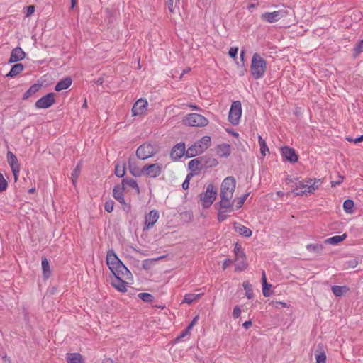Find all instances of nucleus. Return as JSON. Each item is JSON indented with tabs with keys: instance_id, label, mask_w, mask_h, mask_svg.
Returning <instances> with one entry per match:
<instances>
[{
	"instance_id": "obj_1",
	"label": "nucleus",
	"mask_w": 363,
	"mask_h": 363,
	"mask_svg": "<svg viewBox=\"0 0 363 363\" xmlns=\"http://www.w3.org/2000/svg\"><path fill=\"white\" fill-rule=\"evenodd\" d=\"M235 186L236 181L233 177L225 178L220 186V199L217 205L221 206L226 210H230L231 205H233V197Z\"/></svg>"
},
{
	"instance_id": "obj_2",
	"label": "nucleus",
	"mask_w": 363,
	"mask_h": 363,
	"mask_svg": "<svg viewBox=\"0 0 363 363\" xmlns=\"http://www.w3.org/2000/svg\"><path fill=\"white\" fill-rule=\"evenodd\" d=\"M323 184V179L307 178L296 183L293 191L297 196H308L314 194Z\"/></svg>"
},
{
	"instance_id": "obj_3",
	"label": "nucleus",
	"mask_w": 363,
	"mask_h": 363,
	"mask_svg": "<svg viewBox=\"0 0 363 363\" xmlns=\"http://www.w3.org/2000/svg\"><path fill=\"white\" fill-rule=\"evenodd\" d=\"M106 264L114 276L129 275L128 269L119 259L113 250L107 252Z\"/></svg>"
},
{
	"instance_id": "obj_4",
	"label": "nucleus",
	"mask_w": 363,
	"mask_h": 363,
	"mask_svg": "<svg viewBox=\"0 0 363 363\" xmlns=\"http://www.w3.org/2000/svg\"><path fill=\"white\" fill-rule=\"evenodd\" d=\"M267 71V62L258 53L253 54L250 65V73L253 79H262Z\"/></svg>"
},
{
	"instance_id": "obj_5",
	"label": "nucleus",
	"mask_w": 363,
	"mask_h": 363,
	"mask_svg": "<svg viewBox=\"0 0 363 363\" xmlns=\"http://www.w3.org/2000/svg\"><path fill=\"white\" fill-rule=\"evenodd\" d=\"M218 195V187L213 184H208L205 191L199 195V201L204 208H208L214 202Z\"/></svg>"
},
{
	"instance_id": "obj_6",
	"label": "nucleus",
	"mask_w": 363,
	"mask_h": 363,
	"mask_svg": "<svg viewBox=\"0 0 363 363\" xmlns=\"http://www.w3.org/2000/svg\"><path fill=\"white\" fill-rule=\"evenodd\" d=\"M211 143V138L207 135L203 136L187 149V156L189 157H193L196 155L202 154L210 147Z\"/></svg>"
},
{
	"instance_id": "obj_7",
	"label": "nucleus",
	"mask_w": 363,
	"mask_h": 363,
	"mask_svg": "<svg viewBox=\"0 0 363 363\" xmlns=\"http://www.w3.org/2000/svg\"><path fill=\"white\" fill-rule=\"evenodd\" d=\"M182 123L191 127H205L208 124V120L202 115L198 113H189L185 116Z\"/></svg>"
},
{
	"instance_id": "obj_8",
	"label": "nucleus",
	"mask_w": 363,
	"mask_h": 363,
	"mask_svg": "<svg viewBox=\"0 0 363 363\" xmlns=\"http://www.w3.org/2000/svg\"><path fill=\"white\" fill-rule=\"evenodd\" d=\"M115 276V279L111 281V285L118 291L125 293L128 291V286L133 283V277L130 272L129 275Z\"/></svg>"
},
{
	"instance_id": "obj_9",
	"label": "nucleus",
	"mask_w": 363,
	"mask_h": 363,
	"mask_svg": "<svg viewBox=\"0 0 363 363\" xmlns=\"http://www.w3.org/2000/svg\"><path fill=\"white\" fill-rule=\"evenodd\" d=\"M242 113V110L240 101H233L230 108L228 121L233 125H238L240 123Z\"/></svg>"
},
{
	"instance_id": "obj_10",
	"label": "nucleus",
	"mask_w": 363,
	"mask_h": 363,
	"mask_svg": "<svg viewBox=\"0 0 363 363\" xmlns=\"http://www.w3.org/2000/svg\"><path fill=\"white\" fill-rule=\"evenodd\" d=\"M157 152L156 147L150 143L140 145L136 150V155L140 160H146L152 157Z\"/></svg>"
},
{
	"instance_id": "obj_11",
	"label": "nucleus",
	"mask_w": 363,
	"mask_h": 363,
	"mask_svg": "<svg viewBox=\"0 0 363 363\" xmlns=\"http://www.w3.org/2000/svg\"><path fill=\"white\" fill-rule=\"evenodd\" d=\"M164 167L162 163L145 164L143 167V175L150 178H156L162 173Z\"/></svg>"
},
{
	"instance_id": "obj_12",
	"label": "nucleus",
	"mask_w": 363,
	"mask_h": 363,
	"mask_svg": "<svg viewBox=\"0 0 363 363\" xmlns=\"http://www.w3.org/2000/svg\"><path fill=\"white\" fill-rule=\"evenodd\" d=\"M148 103L145 99L140 98L133 104L131 113L132 116H143L147 111Z\"/></svg>"
},
{
	"instance_id": "obj_13",
	"label": "nucleus",
	"mask_w": 363,
	"mask_h": 363,
	"mask_svg": "<svg viewBox=\"0 0 363 363\" xmlns=\"http://www.w3.org/2000/svg\"><path fill=\"white\" fill-rule=\"evenodd\" d=\"M160 218V213L157 210H152L145 215L143 230L152 229Z\"/></svg>"
},
{
	"instance_id": "obj_14",
	"label": "nucleus",
	"mask_w": 363,
	"mask_h": 363,
	"mask_svg": "<svg viewBox=\"0 0 363 363\" xmlns=\"http://www.w3.org/2000/svg\"><path fill=\"white\" fill-rule=\"evenodd\" d=\"M7 162L14 177V181L17 182L18 174L20 172V164L18 163L16 156L11 151H9L6 155Z\"/></svg>"
},
{
	"instance_id": "obj_15",
	"label": "nucleus",
	"mask_w": 363,
	"mask_h": 363,
	"mask_svg": "<svg viewBox=\"0 0 363 363\" xmlns=\"http://www.w3.org/2000/svg\"><path fill=\"white\" fill-rule=\"evenodd\" d=\"M286 12L284 10L274 11L272 12H265L261 15V19L267 23H275L286 16Z\"/></svg>"
},
{
	"instance_id": "obj_16",
	"label": "nucleus",
	"mask_w": 363,
	"mask_h": 363,
	"mask_svg": "<svg viewBox=\"0 0 363 363\" xmlns=\"http://www.w3.org/2000/svg\"><path fill=\"white\" fill-rule=\"evenodd\" d=\"M55 103V94L49 93L39 99L35 104L37 108H48Z\"/></svg>"
},
{
	"instance_id": "obj_17",
	"label": "nucleus",
	"mask_w": 363,
	"mask_h": 363,
	"mask_svg": "<svg viewBox=\"0 0 363 363\" xmlns=\"http://www.w3.org/2000/svg\"><path fill=\"white\" fill-rule=\"evenodd\" d=\"M281 155L286 160L291 162H296L298 159L294 149L289 147H284L281 148Z\"/></svg>"
},
{
	"instance_id": "obj_18",
	"label": "nucleus",
	"mask_w": 363,
	"mask_h": 363,
	"mask_svg": "<svg viewBox=\"0 0 363 363\" xmlns=\"http://www.w3.org/2000/svg\"><path fill=\"white\" fill-rule=\"evenodd\" d=\"M26 57V53L21 48L17 47L11 51L10 59L9 62L10 63L16 62L23 60Z\"/></svg>"
},
{
	"instance_id": "obj_19",
	"label": "nucleus",
	"mask_w": 363,
	"mask_h": 363,
	"mask_svg": "<svg viewBox=\"0 0 363 363\" xmlns=\"http://www.w3.org/2000/svg\"><path fill=\"white\" fill-rule=\"evenodd\" d=\"M216 153L222 157H228L231 153V146L229 144H221L217 146Z\"/></svg>"
},
{
	"instance_id": "obj_20",
	"label": "nucleus",
	"mask_w": 363,
	"mask_h": 363,
	"mask_svg": "<svg viewBox=\"0 0 363 363\" xmlns=\"http://www.w3.org/2000/svg\"><path fill=\"white\" fill-rule=\"evenodd\" d=\"M128 169L130 173L134 177L143 175V167H139L135 162H132L130 160L128 162Z\"/></svg>"
},
{
	"instance_id": "obj_21",
	"label": "nucleus",
	"mask_w": 363,
	"mask_h": 363,
	"mask_svg": "<svg viewBox=\"0 0 363 363\" xmlns=\"http://www.w3.org/2000/svg\"><path fill=\"white\" fill-rule=\"evenodd\" d=\"M185 152V145L184 143H180L176 145L172 152H171V156L174 158H180L182 157Z\"/></svg>"
},
{
	"instance_id": "obj_22",
	"label": "nucleus",
	"mask_w": 363,
	"mask_h": 363,
	"mask_svg": "<svg viewBox=\"0 0 363 363\" xmlns=\"http://www.w3.org/2000/svg\"><path fill=\"white\" fill-rule=\"evenodd\" d=\"M234 228L237 233L245 237H250L252 235V230L246 226L235 223L234 224Z\"/></svg>"
},
{
	"instance_id": "obj_23",
	"label": "nucleus",
	"mask_w": 363,
	"mask_h": 363,
	"mask_svg": "<svg viewBox=\"0 0 363 363\" xmlns=\"http://www.w3.org/2000/svg\"><path fill=\"white\" fill-rule=\"evenodd\" d=\"M347 237V233H343L341 235H335L325 240L324 243L328 245H337L345 240Z\"/></svg>"
},
{
	"instance_id": "obj_24",
	"label": "nucleus",
	"mask_w": 363,
	"mask_h": 363,
	"mask_svg": "<svg viewBox=\"0 0 363 363\" xmlns=\"http://www.w3.org/2000/svg\"><path fill=\"white\" fill-rule=\"evenodd\" d=\"M67 363H84L83 357L77 352L67 353L66 354Z\"/></svg>"
},
{
	"instance_id": "obj_25",
	"label": "nucleus",
	"mask_w": 363,
	"mask_h": 363,
	"mask_svg": "<svg viewBox=\"0 0 363 363\" xmlns=\"http://www.w3.org/2000/svg\"><path fill=\"white\" fill-rule=\"evenodd\" d=\"M235 271H243L247 268V264L246 262L245 255L235 257Z\"/></svg>"
},
{
	"instance_id": "obj_26",
	"label": "nucleus",
	"mask_w": 363,
	"mask_h": 363,
	"mask_svg": "<svg viewBox=\"0 0 363 363\" xmlns=\"http://www.w3.org/2000/svg\"><path fill=\"white\" fill-rule=\"evenodd\" d=\"M72 79L70 77H66L62 80H60L55 86V89L57 91H60L69 88L72 84Z\"/></svg>"
},
{
	"instance_id": "obj_27",
	"label": "nucleus",
	"mask_w": 363,
	"mask_h": 363,
	"mask_svg": "<svg viewBox=\"0 0 363 363\" xmlns=\"http://www.w3.org/2000/svg\"><path fill=\"white\" fill-rule=\"evenodd\" d=\"M215 206L218 210V220L219 221H223L226 219V213H230L234 211L233 205H231L230 210H226L222 208L221 206L217 205V203H216Z\"/></svg>"
},
{
	"instance_id": "obj_28",
	"label": "nucleus",
	"mask_w": 363,
	"mask_h": 363,
	"mask_svg": "<svg viewBox=\"0 0 363 363\" xmlns=\"http://www.w3.org/2000/svg\"><path fill=\"white\" fill-rule=\"evenodd\" d=\"M123 186H116L113 191V197L121 203L126 205L123 194Z\"/></svg>"
},
{
	"instance_id": "obj_29",
	"label": "nucleus",
	"mask_w": 363,
	"mask_h": 363,
	"mask_svg": "<svg viewBox=\"0 0 363 363\" xmlns=\"http://www.w3.org/2000/svg\"><path fill=\"white\" fill-rule=\"evenodd\" d=\"M306 249L310 252L319 254L323 252L324 246L321 243H311L307 245Z\"/></svg>"
},
{
	"instance_id": "obj_30",
	"label": "nucleus",
	"mask_w": 363,
	"mask_h": 363,
	"mask_svg": "<svg viewBox=\"0 0 363 363\" xmlns=\"http://www.w3.org/2000/svg\"><path fill=\"white\" fill-rule=\"evenodd\" d=\"M333 293L337 297L347 293L350 289L346 286H333L331 288Z\"/></svg>"
},
{
	"instance_id": "obj_31",
	"label": "nucleus",
	"mask_w": 363,
	"mask_h": 363,
	"mask_svg": "<svg viewBox=\"0 0 363 363\" xmlns=\"http://www.w3.org/2000/svg\"><path fill=\"white\" fill-rule=\"evenodd\" d=\"M23 70V66L21 63L14 65L9 72L6 74V77H14L17 74H20Z\"/></svg>"
},
{
	"instance_id": "obj_32",
	"label": "nucleus",
	"mask_w": 363,
	"mask_h": 363,
	"mask_svg": "<svg viewBox=\"0 0 363 363\" xmlns=\"http://www.w3.org/2000/svg\"><path fill=\"white\" fill-rule=\"evenodd\" d=\"M179 0H167L166 5L167 6L168 10L171 13H175L179 11Z\"/></svg>"
},
{
	"instance_id": "obj_33",
	"label": "nucleus",
	"mask_w": 363,
	"mask_h": 363,
	"mask_svg": "<svg viewBox=\"0 0 363 363\" xmlns=\"http://www.w3.org/2000/svg\"><path fill=\"white\" fill-rule=\"evenodd\" d=\"M43 277L48 278L51 274L50 264L47 258H43L41 262Z\"/></svg>"
},
{
	"instance_id": "obj_34",
	"label": "nucleus",
	"mask_w": 363,
	"mask_h": 363,
	"mask_svg": "<svg viewBox=\"0 0 363 363\" xmlns=\"http://www.w3.org/2000/svg\"><path fill=\"white\" fill-rule=\"evenodd\" d=\"M203 294H186L184 296L183 303L191 304L201 298Z\"/></svg>"
},
{
	"instance_id": "obj_35",
	"label": "nucleus",
	"mask_w": 363,
	"mask_h": 363,
	"mask_svg": "<svg viewBox=\"0 0 363 363\" xmlns=\"http://www.w3.org/2000/svg\"><path fill=\"white\" fill-rule=\"evenodd\" d=\"M315 357L316 360L315 363H325L326 362V354L322 348L320 350L315 351Z\"/></svg>"
},
{
	"instance_id": "obj_36",
	"label": "nucleus",
	"mask_w": 363,
	"mask_h": 363,
	"mask_svg": "<svg viewBox=\"0 0 363 363\" xmlns=\"http://www.w3.org/2000/svg\"><path fill=\"white\" fill-rule=\"evenodd\" d=\"M128 185L130 187L135 189L137 194H140V189L137 182L133 179H125L123 180V186Z\"/></svg>"
},
{
	"instance_id": "obj_37",
	"label": "nucleus",
	"mask_w": 363,
	"mask_h": 363,
	"mask_svg": "<svg viewBox=\"0 0 363 363\" xmlns=\"http://www.w3.org/2000/svg\"><path fill=\"white\" fill-rule=\"evenodd\" d=\"M258 142L260 146V153L263 157H264L267 155V152H269V148L265 140L262 138L261 135L258 136Z\"/></svg>"
},
{
	"instance_id": "obj_38",
	"label": "nucleus",
	"mask_w": 363,
	"mask_h": 363,
	"mask_svg": "<svg viewBox=\"0 0 363 363\" xmlns=\"http://www.w3.org/2000/svg\"><path fill=\"white\" fill-rule=\"evenodd\" d=\"M125 174V164H116L115 166V174L118 177H123Z\"/></svg>"
},
{
	"instance_id": "obj_39",
	"label": "nucleus",
	"mask_w": 363,
	"mask_h": 363,
	"mask_svg": "<svg viewBox=\"0 0 363 363\" xmlns=\"http://www.w3.org/2000/svg\"><path fill=\"white\" fill-rule=\"evenodd\" d=\"M200 164H201L200 160L199 158H196V159L191 160L189 162L188 167L191 171L194 172V171L199 170Z\"/></svg>"
},
{
	"instance_id": "obj_40",
	"label": "nucleus",
	"mask_w": 363,
	"mask_h": 363,
	"mask_svg": "<svg viewBox=\"0 0 363 363\" xmlns=\"http://www.w3.org/2000/svg\"><path fill=\"white\" fill-rule=\"evenodd\" d=\"M354 207V202L352 200L347 199L343 203V209L347 213H352V208Z\"/></svg>"
},
{
	"instance_id": "obj_41",
	"label": "nucleus",
	"mask_w": 363,
	"mask_h": 363,
	"mask_svg": "<svg viewBox=\"0 0 363 363\" xmlns=\"http://www.w3.org/2000/svg\"><path fill=\"white\" fill-rule=\"evenodd\" d=\"M40 89V84H35L33 85H32L29 89L24 94V98H28L29 96H30L32 94L36 93L37 91H38Z\"/></svg>"
},
{
	"instance_id": "obj_42",
	"label": "nucleus",
	"mask_w": 363,
	"mask_h": 363,
	"mask_svg": "<svg viewBox=\"0 0 363 363\" xmlns=\"http://www.w3.org/2000/svg\"><path fill=\"white\" fill-rule=\"evenodd\" d=\"M138 297L145 302L150 303L153 301L154 297L149 293H140Z\"/></svg>"
},
{
	"instance_id": "obj_43",
	"label": "nucleus",
	"mask_w": 363,
	"mask_h": 363,
	"mask_svg": "<svg viewBox=\"0 0 363 363\" xmlns=\"http://www.w3.org/2000/svg\"><path fill=\"white\" fill-rule=\"evenodd\" d=\"M80 174V167L77 165L71 174V179L74 185L76 184L77 179Z\"/></svg>"
},
{
	"instance_id": "obj_44",
	"label": "nucleus",
	"mask_w": 363,
	"mask_h": 363,
	"mask_svg": "<svg viewBox=\"0 0 363 363\" xmlns=\"http://www.w3.org/2000/svg\"><path fill=\"white\" fill-rule=\"evenodd\" d=\"M242 286H243L245 290L246 291V296L249 299L252 298L253 294H252L250 284L248 281H245L242 284Z\"/></svg>"
},
{
	"instance_id": "obj_45",
	"label": "nucleus",
	"mask_w": 363,
	"mask_h": 363,
	"mask_svg": "<svg viewBox=\"0 0 363 363\" xmlns=\"http://www.w3.org/2000/svg\"><path fill=\"white\" fill-rule=\"evenodd\" d=\"M354 55L357 57L362 52H363V40L359 42L354 48Z\"/></svg>"
},
{
	"instance_id": "obj_46",
	"label": "nucleus",
	"mask_w": 363,
	"mask_h": 363,
	"mask_svg": "<svg viewBox=\"0 0 363 363\" xmlns=\"http://www.w3.org/2000/svg\"><path fill=\"white\" fill-rule=\"evenodd\" d=\"M234 210L240 208L245 203V201L241 197L233 199Z\"/></svg>"
},
{
	"instance_id": "obj_47",
	"label": "nucleus",
	"mask_w": 363,
	"mask_h": 363,
	"mask_svg": "<svg viewBox=\"0 0 363 363\" xmlns=\"http://www.w3.org/2000/svg\"><path fill=\"white\" fill-rule=\"evenodd\" d=\"M8 184L5 179L4 175L0 173V192L4 191L6 189Z\"/></svg>"
},
{
	"instance_id": "obj_48",
	"label": "nucleus",
	"mask_w": 363,
	"mask_h": 363,
	"mask_svg": "<svg viewBox=\"0 0 363 363\" xmlns=\"http://www.w3.org/2000/svg\"><path fill=\"white\" fill-rule=\"evenodd\" d=\"M113 206L114 202L112 200H109L105 203L104 208L107 212L111 213L113 210Z\"/></svg>"
},
{
	"instance_id": "obj_49",
	"label": "nucleus",
	"mask_w": 363,
	"mask_h": 363,
	"mask_svg": "<svg viewBox=\"0 0 363 363\" xmlns=\"http://www.w3.org/2000/svg\"><path fill=\"white\" fill-rule=\"evenodd\" d=\"M234 252H235V257H238V256H241V255H245V253L243 252L242 247L238 244L235 245V248H234Z\"/></svg>"
},
{
	"instance_id": "obj_50",
	"label": "nucleus",
	"mask_w": 363,
	"mask_h": 363,
	"mask_svg": "<svg viewBox=\"0 0 363 363\" xmlns=\"http://www.w3.org/2000/svg\"><path fill=\"white\" fill-rule=\"evenodd\" d=\"M337 179L336 181L331 182V186L333 187L336 186L337 185H340V184L342 183L343 180H344V177L342 176L341 174H340L339 173L337 174Z\"/></svg>"
},
{
	"instance_id": "obj_51",
	"label": "nucleus",
	"mask_w": 363,
	"mask_h": 363,
	"mask_svg": "<svg viewBox=\"0 0 363 363\" xmlns=\"http://www.w3.org/2000/svg\"><path fill=\"white\" fill-rule=\"evenodd\" d=\"M193 177V174H188L186 177V179L184 180V182H183L182 184V188L184 189H187L189 186V182L191 180V179Z\"/></svg>"
},
{
	"instance_id": "obj_52",
	"label": "nucleus",
	"mask_w": 363,
	"mask_h": 363,
	"mask_svg": "<svg viewBox=\"0 0 363 363\" xmlns=\"http://www.w3.org/2000/svg\"><path fill=\"white\" fill-rule=\"evenodd\" d=\"M271 287H272V284H269L267 285L262 286V292H263V295L265 297H269L271 295V293L269 292V289H271Z\"/></svg>"
},
{
	"instance_id": "obj_53",
	"label": "nucleus",
	"mask_w": 363,
	"mask_h": 363,
	"mask_svg": "<svg viewBox=\"0 0 363 363\" xmlns=\"http://www.w3.org/2000/svg\"><path fill=\"white\" fill-rule=\"evenodd\" d=\"M198 320H199V316L198 315H196V316H195L194 318V319L192 320L191 323L189 325V326L186 329V333H189V331L192 329V328L194 326V325L197 323Z\"/></svg>"
},
{
	"instance_id": "obj_54",
	"label": "nucleus",
	"mask_w": 363,
	"mask_h": 363,
	"mask_svg": "<svg viewBox=\"0 0 363 363\" xmlns=\"http://www.w3.org/2000/svg\"><path fill=\"white\" fill-rule=\"evenodd\" d=\"M238 47H235V48H230L229 51H228V55L230 57H235L237 56V54H238Z\"/></svg>"
},
{
	"instance_id": "obj_55",
	"label": "nucleus",
	"mask_w": 363,
	"mask_h": 363,
	"mask_svg": "<svg viewBox=\"0 0 363 363\" xmlns=\"http://www.w3.org/2000/svg\"><path fill=\"white\" fill-rule=\"evenodd\" d=\"M240 314H241V309H240V306H235L233 311V318L236 319L240 317Z\"/></svg>"
},
{
	"instance_id": "obj_56",
	"label": "nucleus",
	"mask_w": 363,
	"mask_h": 363,
	"mask_svg": "<svg viewBox=\"0 0 363 363\" xmlns=\"http://www.w3.org/2000/svg\"><path fill=\"white\" fill-rule=\"evenodd\" d=\"M35 12V6L33 5H30L26 7V16L27 17L31 16Z\"/></svg>"
},
{
	"instance_id": "obj_57",
	"label": "nucleus",
	"mask_w": 363,
	"mask_h": 363,
	"mask_svg": "<svg viewBox=\"0 0 363 363\" xmlns=\"http://www.w3.org/2000/svg\"><path fill=\"white\" fill-rule=\"evenodd\" d=\"M232 264V260L230 259H226L224 260L223 263V269H225L227 267H228Z\"/></svg>"
},
{
	"instance_id": "obj_58",
	"label": "nucleus",
	"mask_w": 363,
	"mask_h": 363,
	"mask_svg": "<svg viewBox=\"0 0 363 363\" xmlns=\"http://www.w3.org/2000/svg\"><path fill=\"white\" fill-rule=\"evenodd\" d=\"M262 286L268 284L267 281L266 274H265L264 271L262 272Z\"/></svg>"
},
{
	"instance_id": "obj_59",
	"label": "nucleus",
	"mask_w": 363,
	"mask_h": 363,
	"mask_svg": "<svg viewBox=\"0 0 363 363\" xmlns=\"http://www.w3.org/2000/svg\"><path fill=\"white\" fill-rule=\"evenodd\" d=\"M226 131H227L229 134L232 135L233 136H234V137H235V138H238V137H239V134H238V133L235 132V131H234V130H233L232 129H228H228H226Z\"/></svg>"
},
{
	"instance_id": "obj_60",
	"label": "nucleus",
	"mask_w": 363,
	"mask_h": 363,
	"mask_svg": "<svg viewBox=\"0 0 363 363\" xmlns=\"http://www.w3.org/2000/svg\"><path fill=\"white\" fill-rule=\"evenodd\" d=\"M251 325H252V322H251L250 320L245 321V322L242 324V326H243L245 329H248Z\"/></svg>"
},
{
	"instance_id": "obj_61",
	"label": "nucleus",
	"mask_w": 363,
	"mask_h": 363,
	"mask_svg": "<svg viewBox=\"0 0 363 363\" xmlns=\"http://www.w3.org/2000/svg\"><path fill=\"white\" fill-rule=\"evenodd\" d=\"M363 141V135L354 139V143H361Z\"/></svg>"
},
{
	"instance_id": "obj_62",
	"label": "nucleus",
	"mask_w": 363,
	"mask_h": 363,
	"mask_svg": "<svg viewBox=\"0 0 363 363\" xmlns=\"http://www.w3.org/2000/svg\"><path fill=\"white\" fill-rule=\"evenodd\" d=\"M3 359L5 363H11V359L7 357L6 355H5L4 357H3Z\"/></svg>"
},
{
	"instance_id": "obj_63",
	"label": "nucleus",
	"mask_w": 363,
	"mask_h": 363,
	"mask_svg": "<svg viewBox=\"0 0 363 363\" xmlns=\"http://www.w3.org/2000/svg\"><path fill=\"white\" fill-rule=\"evenodd\" d=\"M277 304L281 305L282 307L287 308V304L285 302L283 301H278L277 302Z\"/></svg>"
},
{
	"instance_id": "obj_64",
	"label": "nucleus",
	"mask_w": 363,
	"mask_h": 363,
	"mask_svg": "<svg viewBox=\"0 0 363 363\" xmlns=\"http://www.w3.org/2000/svg\"><path fill=\"white\" fill-rule=\"evenodd\" d=\"M77 4V0H71V9H74Z\"/></svg>"
}]
</instances>
